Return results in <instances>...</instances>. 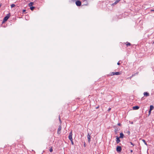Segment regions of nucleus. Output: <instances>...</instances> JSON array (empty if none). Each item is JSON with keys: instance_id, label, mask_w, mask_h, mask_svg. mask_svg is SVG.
Instances as JSON below:
<instances>
[{"instance_id": "obj_1", "label": "nucleus", "mask_w": 154, "mask_h": 154, "mask_svg": "<svg viewBox=\"0 0 154 154\" xmlns=\"http://www.w3.org/2000/svg\"><path fill=\"white\" fill-rule=\"evenodd\" d=\"M10 13H9L5 17L2 21V23H3L6 21H7V20L9 19V18L10 17Z\"/></svg>"}, {"instance_id": "obj_2", "label": "nucleus", "mask_w": 154, "mask_h": 154, "mask_svg": "<svg viewBox=\"0 0 154 154\" xmlns=\"http://www.w3.org/2000/svg\"><path fill=\"white\" fill-rule=\"evenodd\" d=\"M121 74V73L120 72H111L110 73V74L109 75H119Z\"/></svg>"}, {"instance_id": "obj_3", "label": "nucleus", "mask_w": 154, "mask_h": 154, "mask_svg": "<svg viewBox=\"0 0 154 154\" xmlns=\"http://www.w3.org/2000/svg\"><path fill=\"white\" fill-rule=\"evenodd\" d=\"M76 5L78 6H80L81 5V1L79 0H77L75 2Z\"/></svg>"}, {"instance_id": "obj_4", "label": "nucleus", "mask_w": 154, "mask_h": 154, "mask_svg": "<svg viewBox=\"0 0 154 154\" xmlns=\"http://www.w3.org/2000/svg\"><path fill=\"white\" fill-rule=\"evenodd\" d=\"M122 150L121 147L119 146H118L116 148V151L118 152H120Z\"/></svg>"}, {"instance_id": "obj_5", "label": "nucleus", "mask_w": 154, "mask_h": 154, "mask_svg": "<svg viewBox=\"0 0 154 154\" xmlns=\"http://www.w3.org/2000/svg\"><path fill=\"white\" fill-rule=\"evenodd\" d=\"M91 134L88 133L87 135V138L88 139V142L90 143L91 141Z\"/></svg>"}, {"instance_id": "obj_6", "label": "nucleus", "mask_w": 154, "mask_h": 154, "mask_svg": "<svg viewBox=\"0 0 154 154\" xmlns=\"http://www.w3.org/2000/svg\"><path fill=\"white\" fill-rule=\"evenodd\" d=\"M69 138L70 140H72V131L70 132L69 133Z\"/></svg>"}, {"instance_id": "obj_7", "label": "nucleus", "mask_w": 154, "mask_h": 154, "mask_svg": "<svg viewBox=\"0 0 154 154\" xmlns=\"http://www.w3.org/2000/svg\"><path fill=\"white\" fill-rule=\"evenodd\" d=\"M62 127L61 126V125H60L59 126L57 130V134H60V131L61 130Z\"/></svg>"}, {"instance_id": "obj_8", "label": "nucleus", "mask_w": 154, "mask_h": 154, "mask_svg": "<svg viewBox=\"0 0 154 154\" xmlns=\"http://www.w3.org/2000/svg\"><path fill=\"white\" fill-rule=\"evenodd\" d=\"M144 95L146 97H147L149 96V94L147 92H144L143 93Z\"/></svg>"}, {"instance_id": "obj_9", "label": "nucleus", "mask_w": 154, "mask_h": 154, "mask_svg": "<svg viewBox=\"0 0 154 154\" xmlns=\"http://www.w3.org/2000/svg\"><path fill=\"white\" fill-rule=\"evenodd\" d=\"M139 108V107L138 106H135L133 107L134 110H137Z\"/></svg>"}, {"instance_id": "obj_10", "label": "nucleus", "mask_w": 154, "mask_h": 154, "mask_svg": "<svg viewBox=\"0 0 154 154\" xmlns=\"http://www.w3.org/2000/svg\"><path fill=\"white\" fill-rule=\"evenodd\" d=\"M33 4L34 2H31L28 4V6L30 7H31L33 5Z\"/></svg>"}, {"instance_id": "obj_11", "label": "nucleus", "mask_w": 154, "mask_h": 154, "mask_svg": "<svg viewBox=\"0 0 154 154\" xmlns=\"http://www.w3.org/2000/svg\"><path fill=\"white\" fill-rule=\"evenodd\" d=\"M116 143H118L120 142V140L119 139V138L118 137H117L116 138Z\"/></svg>"}, {"instance_id": "obj_12", "label": "nucleus", "mask_w": 154, "mask_h": 154, "mask_svg": "<svg viewBox=\"0 0 154 154\" xmlns=\"http://www.w3.org/2000/svg\"><path fill=\"white\" fill-rule=\"evenodd\" d=\"M124 136V134L122 133H120V136L119 138H123V137Z\"/></svg>"}, {"instance_id": "obj_13", "label": "nucleus", "mask_w": 154, "mask_h": 154, "mask_svg": "<svg viewBox=\"0 0 154 154\" xmlns=\"http://www.w3.org/2000/svg\"><path fill=\"white\" fill-rule=\"evenodd\" d=\"M154 108V106L153 105H150V110H152Z\"/></svg>"}, {"instance_id": "obj_14", "label": "nucleus", "mask_w": 154, "mask_h": 154, "mask_svg": "<svg viewBox=\"0 0 154 154\" xmlns=\"http://www.w3.org/2000/svg\"><path fill=\"white\" fill-rule=\"evenodd\" d=\"M131 45V43L129 42H127L126 44V45L127 47H128V46H130Z\"/></svg>"}, {"instance_id": "obj_15", "label": "nucleus", "mask_w": 154, "mask_h": 154, "mask_svg": "<svg viewBox=\"0 0 154 154\" xmlns=\"http://www.w3.org/2000/svg\"><path fill=\"white\" fill-rule=\"evenodd\" d=\"M129 143L131 144V146H131V147H132L133 146H134V145L131 142H129Z\"/></svg>"}, {"instance_id": "obj_16", "label": "nucleus", "mask_w": 154, "mask_h": 154, "mask_svg": "<svg viewBox=\"0 0 154 154\" xmlns=\"http://www.w3.org/2000/svg\"><path fill=\"white\" fill-rule=\"evenodd\" d=\"M35 8V7L32 6V7H30V9H31V10L33 11V10Z\"/></svg>"}, {"instance_id": "obj_17", "label": "nucleus", "mask_w": 154, "mask_h": 154, "mask_svg": "<svg viewBox=\"0 0 154 154\" xmlns=\"http://www.w3.org/2000/svg\"><path fill=\"white\" fill-rule=\"evenodd\" d=\"M142 141L144 142V144H145V145H147V143H146V141H145V140H144V139H142Z\"/></svg>"}, {"instance_id": "obj_18", "label": "nucleus", "mask_w": 154, "mask_h": 154, "mask_svg": "<svg viewBox=\"0 0 154 154\" xmlns=\"http://www.w3.org/2000/svg\"><path fill=\"white\" fill-rule=\"evenodd\" d=\"M15 6V5H14V4H12L11 5V8H12L14 7Z\"/></svg>"}, {"instance_id": "obj_19", "label": "nucleus", "mask_w": 154, "mask_h": 154, "mask_svg": "<svg viewBox=\"0 0 154 154\" xmlns=\"http://www.w3.org/2000/svg\"><path fill=\"white\" fill-rule=\"evenodd\" d=\"M49 151L50 152H52L53 151V149L52 147H51L50 149H49Z\"/></svg>"}, {"instance_id": "obj_20", "label": "nucleus", "mask_w": 154, "mask_h": 154, "mask_svg": "<svg viewBox=\"0 0 154 154\" xmlns=\"http://www.w3.org/2000/svg\"><path fill=\"white\" fill-rule=\"evenodd\" d=\"M77 0H71V2H75Z\"/></svg>"}, {"instance_id": "obj_21", "label": "nucleus", "mask_w": 154, "mask_h": 154, "mask_svg": "<svg viewBox=\"0 0 154 154\" xmlns=\"http://www.w3.org/2000/svg\"><path fill=\"white\" fill-rule=\"evenodd\" d=\"M71 141V143L72 145H73L74 144V143H73V142L72 140H70Z\"/></svg>"}, {"instance_id": "obj_22", "label": "nucleus", "mask_w": 154, "mask_h": 154, "mask_svg": "<svg viewBox=\"0 0 154 154\" xmlns=\"http://www.w3.org/2000/svg\"><path fill=\"white\" fill-rule=\"evenodd\" d=\"M151 111H152V110H150L149 109V115H150V114H151Z\"/></svg>"}, {"instance_id": "obj_23", "label": "nucleus", "mask_w": 154, "mask_h": 154, "mask_svg": "<svg viewBox=\"0 0 154 154\" xmlns=\"http://www.w3.org/2000/svg\"><path fill=\"white\" fill-rule=\"evenodd\" d=\"M59 121H60V123H61V120H60V116H59Z\"/></svg>"}, {"instance_id": "obj_24", "label": "nucleus", "mask_w": 154, "mask_h": 154, "mask_svg": "<svg viewBox=\"0 0 154 154\" xmlns=\"http://www.w3.org/2000/svg\"><path fill=\"white\" fill-rule=\"evenodd\" d=\"M111 108H109V109H108V112H109V111H110V110H111Z\"/></svg>"}, {"instance_id": "obj_25", "label": "nucleus", "mask_w": 154, "mask_h": 154, "mask_svg": "<svg viewBox=\"0 0 154 154\" xmlns=\"http://www.w3.org/2000/svg\"><path fill=\"white\" fill-rule=\"evenodd\" d=\"M117 125H119V126H121V124L120 123H118L117 124Z\"/></svg>"}, {"instance_id": "obj_26", "label": "nucleus", "mask_w": 154, "mask_h": 154, "mask_svg": "<svg viewBox=\"0 0 154 154\" xmlns=\"http://www.w3.org/2000/svg\"><path fill=\"white\" fill-rule=\"evenodd\" d=\"M26 11V10L24 9H23V12L24 13Z\"/></svg>"}, {"instance_id": "obj_27", "label": "nucleus", "mask_w": 154, "mask_h": 154, "mask_svg": "<svg viewBox=\"0 0 154 154\" xmlns=\"http://www.w3.org/2000/svg\"><path fill=\"white\" fill-rule=\"evenodd\" d=\"M118 65H120V63L119 62H118L117 63Z\"/></svg>"}, {"instance_id": "obj_28", "label": "nucleus", "mask_w": 154, "mask_h": 154, "mask_svg": "<svg viewBox=\"0 0 154 154\" xmlns=\"http://www.w3.org/2000/svg\"><path fill=\"white\" fill-rule=\"evenodd\" d=\"M150 11H154V10L151 9V10Z\"/></svg>"}, {"instance_id": "obj_29", "label": "nucleus", "mask_w": 154, "mask_h": 154, "mask_svg": "<svg viewBox=\"0 0 154 154\" xmlns=\"http://www.w3.org/2000/svg\"><path fill=\"white\" fill-rule=\"evenodd\" d=\"M130 152H133V150H130Z\"/></svg>"}, {"instance_id": "obj_30", "label": "nucleus", "mask_w": 154, "mask_h": 154, "mask_svg": "<svg viewBox=\"0 0 154 154\" xmlns=\"http://www.w3.org/2000/svg\"><path fill=\"white\" fill-rule=\"evenodd\" d=\"M98 108H99V106H98V107H97L96 108V109H98Z\"/></svg>"}, {"instance_id": "obj_31", "label": "nucleus", "mask_w": 154, "mask_h": 154, "mask_svg": "<svg viewBox=\"0 0 154 154\" xmlns=\"http://www.w3.org/2000/svg\"><path fill=\"white\" fill-rule=\"evenodd\" d=\"M154 41H153V44H154Z\"/></svg>"}, {"instance_id": "obj_32", "label": "nucleus", "mask_w": 154, "mask_h": 154, "mask_svg": "<svg viewBox=\"0 0 154 154\" xmlns=\"http://www.w3.org/2000/svg\"><path fill=\"white\" fill-rule=\"evenodd\" d=\"M130 132L129 131H128V133H129Z\"/></svg>"}]
</instances>
